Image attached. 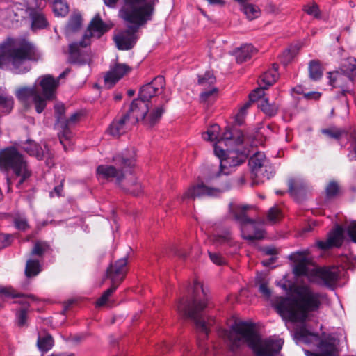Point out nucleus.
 I'll use <instances>...</instances> for the list:
<instances>
[{"mask_svg":"<svg viewBox=\"0 0 356 356\" xmlns=\"http://www.w3.org/2000/svg\"><path fill=\"white\" fill-rule=\"evenodd\" d=\"M292 295L277 296L272 305L282 318L293 323H304L310 312L318 311L323 295L308 284L291 285Z\"/></svg>","mask_w":356,"mask_h":356,"instance_id":"nucleus-1","label":"nucleus"},{"mask_svg":"<svg viewBox=\"0 0 356 356\" xmlns=\"http://www.w3.org/2000/svg\"><path fill=\"white\" fill-rule=\"evenodd\" d=\"M159 0H123L118 15L127 28L120 30L113 36L116 47L121 51L134 48L140 28L152 20L154 7Z\"/></svg>","mask_w":356,"mask_h":356,"instance_id":"nucleus-2","label":"nucleus"},{"mask_svg":"<svg viewBox=\"0 0 356 356\" xmlns=\"http://www.w3.org/2000/svg\"><path fill=\"white\" fill-rule=\"evenodd\" d=\"M219 336L234 350L245 342L255 356H277L282 348L281 339H262L256 330V325L248 321H235L229 330H218Z\"/></svg>","mask_w":356,"mask_h":356,"instance_id":"nucleus-3","label":"nucleus"},{"mask_svg":"<svg viewBox=\"0 0 356 356\" xmlns=\"http://www.w3.org/2000/svg\"><path fill=\"white\" fill-rule=\"evenodd\" d=\"M42 53L29 40L7 37L0 42V69L14 74H24L31 70L30 63L42 59Z\"/></svg>","mask_w":356,"mask_h":356,"instance_id":"nucleus-4","label":"nucleus"},{"mask_svg":"<svg viewBox=\"0 0 356 356\" xmlns=\"http://www.w3.org/2000/svg\"><path fill=\"white\" fill-rule=\"evenodd\" d=\"M115 164L120 167L117 169L115 166L100 165L96 172L98 179L109 181L115 179V183L126 193L137 196L142 192V187L136 178L131 174V169L135 165L133 156L128 157L124 153L116 154L113 158Z\"/></svg>","mask_w":356,"mask_h":356,"instance_id":"nucleus-5","label":"nucleus"},{"mask_svg":"<svg viewBox=\"0 0 356 356\" xmlns=\"http://www.w3.org/2000/svg\"><path fill=\"white\" fill-rule=\"evenodd\" d=\"M207 306V298L203 286L198 282H195L193 293L191 296L183 298L179 300L177 309L180 316L185 319L194 321L197 330L207 337L210 326L215 320L211 318L206 319L203 311Z\"/></svg>","mask_w":356,"mask_h":356,"instance_id":"nucleus-6","label":"nucleus"},{"mask_svg":"<svg viewBox=\"0 0 356 356\" xmlns=\"http://www.w3.org/2000/svg\"><path fill=\"white\" fill-rule=\"evenodd\" d=\"M0 168L11 169L16 176L21 177L17 187L31 175L23 156L15 147H8L0 152Z\"/></svg>","mask_w":356,"mask_h":356,"instance_id":"nucleus-7","label":"nucleus"},{"mask_svg":"<svg viewBox=\"0 0 356 356\" xmlns=\"http://www.w3.org/2000/svg\"><path fill=\"white\" fill-rule=\"evenodd\" d=\"M247 206L237 207L232 209L234 218L240 222L241 235L248 241L259 240L264 238V232L255 220L246 215Z\"/></svg>","mask_w":356,"mask_h":356,"instance_id":"nucleus-8","label":"nucleus"},{"mask_svg":"<svg viewBox=\"0 0 356 356\" xmlns=\"http://www.w3.org/2000/svg\"><path fill=\"white\" fill-rule=\"evenodd\" d=\"M230 188V184L225 181L216 186H210L203 181H198L188 187L181 196L182 200H195L204 197H218Z\"/></svg>","mask_w":356,"mask_h":356,"instance_id":"nucleus-9","label":"nucleus"},{"mask_svg":"<svg viewBox=\"0 0 356 356\" xmlns=\"http://www.w3.org/2000/svg\"><path fill=\"white\" fill-rule=\"evenodd\" d=\"M220 127L218 124L211 126L206 132L202 134V138L205 140L216 141L217 143L233 142L234 144H241L243 141V134L237 129L227 128L221 136H220Z\"/></svg>","mask_w":356,"mask_h":356,"instance_id":"nucleus-10","label":"nucleus"},{"mask_svg":"<svg viewBox=\"0 0 356 356\" xmlns=\"http://www.w3.org/2000/svg\"><path fill=\"white\" fill-rule=\"evenodd\" d=\"M328 78L331 86L341 89V91L337 95V97L338 99L343 98L341 100L345 102L346 106H348V100L346 95L353 93L354 80L341 70L329 72Z\"/></svg>","mask_w":356,"mask_h":356,"instance_id":"nucleus-11","label":"nucleus"},{"mask_svg":"<svg viewBox=\"0 0 356 356\" xmlns=\"http://www.w3.org/2000/svg\"><path fill=\"white\" fill-rule=\"evenodd\" d=\"M15 96L24 105H27L29 99L32 98L38 113H41L46 108L44 100L38 91L37 83L31 87L24 86L17 88L15 91Z\"/></svg>","mask_w":356,"mask_h":356,"instance_id":"nucleus-12","label":"nucleus"},{"mask_svg":"<svg viewBox=\"0 0 356 356\" xmlns=\"http://www.w3.org/2000/svg\"><path fill=\"white\" fill-rule=\"evenodd\" d=\"M165 86V78L163 76H157L140 88L138 98L147 103L152 97L161 94Z\"/></svg>","mask_w":356,"mask_h":356,"instance_id":"nucleus-13","label":"nucleus"},{"mask_svg":"<svg viewBox=\"0 0 356 356\" xmlns=\"http://www.w3.org/2000/svg\"><path fill=\"white\" fill-rule=\"evenodd\" d=\"M81 113L76 112L73 113L68 119L61 121L60 131L58 135L60 143L65 150H67V146L70 145V140L72 138V127L80 120Z\"/></svg>","mask_w":356,"mask_h":356,"instance_id":"nucleus-14","label":"nucleus"},{"mask_svg":"<svg viewBox=\"0 0 356 356\" xmlns=\"http://www.w3.org/2000/svg\"><path fill=\"white\" fill-rule=\"evenodd\" d=\"M127 259L126 257L118 259L113 264H111L106 270V277L111 281L112 285L118 287L124 280L127 273Z\"/></svg>","mask_w":356,"mask_h":356,"instance_id":"nucleus-15","label":"nucleus"},{"mask_svg":"<svg viewBox=\"0 0 356 356\" xmlns=\"http://www.w3.org/2000/svg\"><path fill=\"white\" fill-rule=\"evenodd\" d=\"M35 83L38 87L40 86L42 92V99L47 105V101L53 100L56 98V90L58 86V80L55 79L51 75L47 74L40 76Z\"/></svg>","mask_w":356,"mask_h":356,"instance_id":"nucleus-16","label":"nucleus"},{"mask_svg":"<svg viewBox=\"0 0 356 356\" xmlns=\"http://www.w3.org/2000/svg\"><path fill=\"white\" fill-rule=\"evenodd\" d=\"M345 228L341 225H337L334 229L329 232L326 241H318L317 247L323 250H329L332 248H339L342 245L344 241Z\"/></svg>","mask_w":356,"mask_h":356,"instance_id":"nucleus-17","label":"nucleus"},{"mask_svg":"<svg viewBox=\"0 0 356 356\" xmlns=\"http://www.w3.org/2000/svg\"><path fill=\"white\" fill-rule=\"evenodd\" d=\"M109 29L110 26L102 21L99 13L97 14L91 20L88 31L84 34L83 39L80 41V44L83 47H87L90 44V38L92 36V31L98 33V36L100 37Z\"/></svg>","mask_w":356,"mask_h":356,"instance_id":"nucleus-18","label":"nucleus"},{"mask_svg":"<svg viewBox=\"0 0 356 356\" xmlns=\"http://www.w3.org/2000/svg\"><path fill=\"white\" fill-rule=\"evenodd\" d=\"M289 259L295 262L293 273L296 277L313 276L312 270L308 267L309 259L303 252H297L290 255Z\"/></svg>","mask_w":356,"mask_h":356,"instance_id":"nucleus-19","label":"nucleus"},{"mask_svg":"<svg viewBox=\"0 0 356 356\" xmlns=\"http://www.w3.org/2000/svg\"><path fill=\"white\" fill-rule=\"evenodd\" d=\"M289 193L298 202H301L307 197L309 192L308 186L300 178H291L288 181Z\"/></svg>","mask_w":356,"mask_h":356,"instance_id":"nucleus-20","label":"nucleus"},{"mask_svg":"<svg viewBox=\"0 0 356 356\" xmlns=\"http://www.w3.org/2000/svg\"><path fill=\"white\" fill-rule=\"evenodd\" d=\"M312 274L321 279L323 284L328 288H332L339 279L338 270L334 266L314 268Z\"/></svg>","mask_w":356,"mask_h":356,"instance_id":"nucleus-21","label":"nucleus"},{"mask_svg":"<svg viewBox=\"0 0 356 356\" xmlns=\"http://www.w3.org/2000/svg\"><path fill=\"white\" fill-rule=\"evenodd\" d=\"M149 110V104L140 98H137L133 100L127 113L130 114V120L132 121V123H136L140 120L145 121V116L148 113Z\"/></svg>","mask_w":356,"mask_h":356,"instance_id":"nucleus-22","label":"nucleus"},{"mask_svg":"<svg viewBox=\"0 0 356 356\" xmlns=\"http://www.w3.org/2000/svg\"><path fill=\"white\" fill-rule=\"evenodd\" d=\"M44 0H39L38 1V5L35 6L31 7L27 3L26 6L30 11V16L31 18V27L33 30L42 29H45L48 26L49 23L44 15V14L41 11V10H38Z\"/></svg>","mask_w":356,"mask_h":356,"instance_id":"nucleus-23","label":"nucleus"},{"mask_svg":"<svg viewBox=\"0 0 356 356\" xmlns=\"http://www.w3.org/2000/svg\"><path fill=\"white\" fill-rule=\"evenodd\" d=\"M130 70L126 64H116L104 76L105 85L108 88H112L124 74Z\"/></svg>","mask_w":356,"mask_h":356,"instance_id":"nucleus-24","label":"nucleus"},{"mask_svg":"<svg viewBox=\"0 0 356 356\" xmlns=\"http://www.w3.org/2000/svg\"><path fill=\"white\" fill-rule=\"evenodd\" d=\"M161 99V102L158 105H156L152 110L149 109L148 112L149 114H147L145 116V124L149 127H152L159 122L162 115L166 110L165 106L170 99L167 98L165 96H163Z\"/></svg>","mask_w":356,"mask_h":356,"instance_id":"nucleus-25","label":"nucleus"},{"mask_svg":"<svg viewBox=\"0 0 356 356\" xmlns=\"http://www.w3.org/2000/svg\"><path fill=\"white\" fill-rule=\"evenodd\" d=\"M130 114L124 113L120 118L113 121L108 129V133L115 137L126 133L128 129V123L130 121Z\"/></svg>","mask_w":356,"mask_h":356,"instance_id":"nucleus-26","label":"nucleus"},{"mask_svg":"<svg viewBox=\"0 0 356 356\" xmlns=\"http://www.w3.org/2000/svg\"><path fill=\"white\" fill-rule=\"evenodd\" d=\"M246 156L244 154H236L234 152H230L227 156L220 161V173L222 172L225 175L229 173V171H225L227 168H233L240 165L245 161Z\"/></svg>","mask_w":356,"mask_h":356,"instance_id":"nucleus-27","label":"nucleus"},{"mask_svg":"<svg viewBox=\"0 0 356 356\" xmlns=\"http://www.w3.org/2000/svg\"><path fill=\"white\" fill-rule=\"evenodd\" d=\"M268 163L264 153L260 152L255 153L249 161V165L254 175L261 174L262 168H264Z\"/></svg>","mask_w":356,"mask_h":356,"instance_id":"nucleus-28","label":"nucleus"},{"mask_svg":"<svg viewBox=\"0 0 356 356\" xmlns=\"http://www.w3.org/2000/svg\"><path fill=\"white\" fill-rule=\"evenodd\" d=\"M13 97L8 94L6 88L0 87V113L8 114L13 108Z\"/></svg>","mask_w":356,"mask_h":356,"instance_id":"nucleus-29","label":"nucleus"},{"mask_svg":"<svg viewBox=\"0 0 356 356\" xmlns=\"http://www.w3.org/2000/svg\"><path fill=\"white\" fill-rule=\"evenodd\" d=\"M80 47H83L79 42H74L69 47V62L73 64H84L86 59L81 52Z\"/></svg>","mask_w":356,"mask_h":356,"instance_id":"nucleus-30","label":"nucleus"},{"mask_svg":"<svg viewBox=\"0 0 356 356\" xmlns=\"http://www.w3.org/2000/svg\"><path fill=\"white\" fill-rule=\"evenodd\" d=\"M256 49L251 44H245L235 51L236 62L242 63L250 59L256 53Z\"/></svg>","mask_w":356,"mask_h":356,"instance_id":"nucleus-31","label":"nucleus"},{"mask_svg":"<svg viewBox=\"0 0 356 356\" xmlns=\"http://www.w3.org/2000/svg\"><path fill=\"white\" fill-rule=\"evenodd\" d=\"M339 70L355 81L356 79V58L350 56L343 59Z\"/></svg>","mask_w":356,"mask_h":356,"instance_id":"nucleus-32","label":"nucleus"},{"mask_svg":"<svg viewBox=\"0 0 356 356\" xmlns=\"http://www.w3.org/2000/svg\"><path fill=\"white\" fill-rule=\"evenodd\" d=\"M42 266L39 260L29 259L26 261L24 273L26 277L31 278L37 276L42 271Z\"/></svg>","mask_w":356,"mask_h":356,"instance_id":"nucleus-33","label":"nucleus"},{"mask_svg":"<svg viewBox=\"0 0 356 356\" xmlns=\"http://www.w3.org/2000/svg\"><path fill=\"white\" fill-rule=\"evenodd\" d=\"M247 1H248L239 2L241 4V10L246 15L248 19L253 20L260 15L261 10L258 6L248 3Z\"/></svg>","mask_w":356,"mask_h":356,"instance_id":"nucleus-34","label":"nucleus"},{"mask_svg":"<svg viewBox=\"0 0 356 356\" xmlns=\"http://www.w3.org/2000/svg\"><path fill=\"white\" fill-rule=\"evenodd\" d=\"M54 346V339L49 334L38 335L37 346L42 353H47Z\"/></svg>","mask_w":356,"mask_h":356,"instance_id":"nucleus-35","label":"nucleus"},{"mask_svg":"<svg viewBox=\"0 0 356 356\" xmlns=\"http://www.w3.org/2000/svg\"><path fill=\"white\" fill-rule=\"evenodd\" d=\"M52 3V10L56 16L65 17L69 13V6L65 0H48Z\"/></svg>","mask_w":356,"mask_h":356,"instance_id":"nucleus-36","label":"nucleus"},{"mask_svg":"<svg viewBox=\"0 0 356 356\" xmlns=\"http://www.w3.org/2000/svg\"><path fill=\"white\" fill-rule=\"evenodd\" d=\"M22 148L29 155L35 156L38 160L43 159V151L41 147L35 142L28 140L27 143L24 144Z\"/></svg>","mask_w":356,"mask_h":356,"instance_id":"nucleus-37","label":"nucleus"},{"mask_svg":"<svg viewBox=\"0 0 356 356\" xmlns=\"http://www.w3.org/2000/svg\"><path fill=\"white\" fill-rule=\"evenodd\" d=\"M22 305V308L19 309L16 312V324L18 327H24L27 325V314L29 304L26 301H20Z\"/></svg>","mask_w":356,"mask_h":356,"instance_id":"nucleus-38","label":"nucleus"},{"mask_svg":"<svg viewBox=\"0 0 356 356\" xmlns=\"http://www.w3.org/2000/svg\"><path fill=\"white\" fill-rule=\"evenodd\" d=\"M256 284L258 285L259 293L267 300L270 299L272 295V291L268 287V282L266 278L262 275H258L256 277Z\"/></svg>","mask_w":356,"mask_h":356,"instance_id":"nucleus-39","label":"nucleus"},{"mask_svg":"<svg viewBox=\"0 0 356 356\" xmlns=\"http://www.w3.org/2000/svg\"><path fill=\"white\" fill-rule=\"evenodd\" d=\"M258 107L270 117L275 115L278 111V106L275 104H270L267 99H261L258 103Z\"/></svg>","mask_w":356,"mask_h":356,"instance_id":"nucleus-40","label":"nucleus"},{"mask_svg":"<svg viewBox=\"0 0 356 356\" xmlns=\"http://www.w3.org/2000/svg\"><path fill=\"white\" fill-rule=\"evenodd\" d=\"M51 251V248L47 242L38 241L35 243L31 254L33 256L36 255L41 257L44 254L50 252Z\"/></svg>","mask_w":356,"mask_h":356,"instance_id":"nucleus-41","label":"nucleus"},{"mask_svg":"<svg viewBox=\"0 0 356 356\" xmlns=\"http://www.w3.org/2000/svg\"><path fill=\"white\" fill-rule=\"evenodd\" d=\"M309 78L313 81L319 80L323 75V71L320 63L313 60L309 64Z\"/></svg>","mask_w":356,"mask_h":356,"instance_id":"nucleus-42","label":"nucleus"},{"mask_svg":"<svg viewBox=\"0 0 356 356\" xmlns=\"http://www.w3.org/2000/svg\"><path fill=\"white\" fill-rule=\"evenodd\" d=\"M278 79V72H277V70H269L264 73V74L260 78V83L263 86H265L266 88L272 86L277 79Z\"/></svg>","mask_w":356,"mask_h":356,"instance_id":"nucleus-43","label":"nucleus"},{"mask_svg":"<svg viewBox=\"0 0 356 356\" xmlns=\"http://www.w3.org/2000/svg\"><path fill=\"white\" fill-rule=\"evenodd\" d=\"M13 221L15 227L22 232H25L29 228V225L26 217L19 213L14 214Z\"/></svg>","mask_w":356,"mask_h":356,"instance_id":"nucleus-44","label":"nucleus"},{"mask_svg":"<svg viewBox=\"0 0 356 356\" xmlns=\"http://www.w3.org/2000/svg\"><path fill=\"white\" fill-rule=\"evenodd\" d=\"M321 353L325 356H337V349L335 345L328 341H321L319 343Z\"/></svg>","mask_w":356,"mask_h":356,"instance_id":"nucleus-45","label":"nucleus"},{"mask_svg":"<svg viewBox=\"0 0 356 356\" xmlns=\"http://www.w3.org/2000/svg\"><path fill=\"white\" fill-rule=\"evenodd\" d=\"M326 200L335 198L340 193V187L336 181H330L325 188Z\"/></svg>","mask_w":356,"mask_h":356,"instance_id":"nucleus-46","label":"nucleus"},{"mask_svg":"<svg viewBox=\"0 0 356 356\" xmlns=\"http://www.w3.org/2000/svg\"><path fill=\"white\" fill-rule=\"evenodd\" d=\"M321 133L330 138L340 140L345 131L343 129H339L336 127H331L321 130Z\"/></svg>","mask_w":356,"mask_h":356,"instance_id":"nucleus-47","label":"nucleus"},{"mask_svg":"<svg viewBox=\"0 0 356 356\" xmlns=\"http://www.w3.org/2000/svg\"><path fill=\"white\" fill-rule=\"evenodd\" d=\"M82 17L79 13L71 16L67 24V29L71 32L77 31L81 26Z\"/></svg>","mask_w":356,"mask_h":356,"instance_id":"nucleus-48","label":"nucleus"},{"mask_svg":"<svg viewBox=\"0 0 356 356\" xmlns=\"http://www.w3.org/2000/svg\"><path fill=\"white\" fill-rule=\"evenodd\" d=\"M118 289L117 285H112L109 289L106 290L102 295L97 300L96 306L102 307L108 302L109 297L116 291Z\"/></svg>","mask_w":356,"mask_h":356,"instance_id":"nucleus-49","label":"nucleus"},{"mask_svg":"<svg viewBox=\"0 0 356 356\" xmlns=\"http://www.w3.org/2000/svg\"><path fill=\"white\" fill-rule=\"evenodd\" d=\"M350 145L348 147V158L350 161H356V129L350 134Z\"/></svg>","mask_w":356,"mask_h":356,"instance_id":"nucleus-50","label":"nucleus"},{"mask_svg":"<svg viewBox=\"0 0 356 356\" xmlns=\"http://www.w3.org/2000/svg\"><path fill=\"white\" fill-rule=\"evenodd\" d=\"M0 296L6 298H22L24 297V294L17 292L11 286H0Z\"/></svg>","mask_w":356,"mask_h":356,"instance_id":"nucleus-51","label":"nucleus"},{"mask_svg":"<svg viewBox=\"0 0 356 356\" xmlns=\"http://www.w3.org/2000/svg\"><path fill=\"white\" fill-rule=\"evenodd\" d=\"M302 10L307 15L313 16L316 19H320L321 17V10L316 3H313L312 5H304Z\"/></svg>","mask_w":356,"mask_h":356,"instance_id":"nucleus-52","label":"nucleus"},{"mask_svg":"<svg viewBox=\"0 0 356 356\" xmlns=\"http://www.w3.org/2000/svg\"><path fill=\"white\" fill-rule=\"evenodd\" d=\"M259 88L254 89L250 95L249 99L250 102H254L258 101V103L263 98L264 95V90L266 89L265 86H263L261 83H259Z\"/></svg>","mask_w":356,"mask_h":356,"instance_id":"nucleus-53","label":"nucleus"},{"mask_svg":"<svg viewBox=\"0 0 356 356\" xmlns=\"http://www.w3.org/2000/svg\"><path fill=\"white\" fill-rule=\"evenodd\" d=\"M55 115L56 117L57 124L58 127L61 126V121H64V114L65 112V106L63 104H56L54 106Z\"/></svg>","mask_w":356,"mask_h":356,"instance_id":"nucleus-54","label":"nucleus"},{"mask_svg":"<svg viewBox=\"0 0 356 356\" xmlns=\"http://www.w3.org/2000/svg\"><path fill=\"white\" fill-rule=\"evenodd\" d=\"M345 230L350 240L356 243V220H352L345 226Z\"/></svg>","mask_w":356,"mask_h":356,"instance_id":"nucleus-55","label":"nucleus"},{"mask_svg":"<svg viewBox=\"0 0 356 356\" xmlns=\"http://www.w3.org/2000/svg\"><path fill=\"white\" fill-rule=\"evenodd\" d=\"M261 173L258 175H254L256 178L259 179H269L273 176L274 172L272 167L268 165V163L265 165L264 168H262Z\"/></svg>","mask_w":356,"mask_h":356,"instance_id":"nucleus-56","label":"nucleus"},{"mask_svg":"<svg viewBox=\"0 0 356 356\" xmlns=\"http://www.w3.org/2000/svg\"><path fill=\"white\" fill-rule=\"evenodd\" d=\"M231 240V235L229 232H226L224 234H217L213 236V241L216 245H222L229 243Z\"/></svg>","mask_w":356,"mask_h":356,"instance_id":"nucleus-57","label":"nucleus"},{"mask_svg":"<svg viewBox=\"0 0 356 356\" xmlns=\"http://www.w3.org/2000/svg\"><path fill=\"white\" fill-rule=\"evenodd\" d=\"M218 89L213 88L211 90L204 91L200 94V99L202 102H207L213 100L214 96L217 94Z\"/></svg>","mask_w":356,"mask_h":356,"instance_id":"nucleus-58","label":"nucleus"},{"mask_svg":"<svg viewBox=\"0 0 356 356\" xmlns=\"http://www.w3.org/2000/svg\"><path fill=\"white\" fill-rule=\"evenodd\" d=\"M280 211L277 207H273L268 212V220L272 222H275L280 217Z\"/></svg>","mask_w":356,"mask_h":356,"instance_id":"nucleus-59","label":"nucleus"},{"mask_svg":"<svg viewBox=\"0 0 356 356\" xmlns=\"http://www.w3.org/2000/svg\"><path fill=\"white\" fill-rule=\"evenodd\" d=\"M210 259L214 264L217 265H223L226 263V261L224 257H222L220 254L216 252H211L210 251L208 252Z\"/></svg>","mask_w":356,"mask_h":356,"instance_id":"nucleus-60","label":"nucleus"},{"mask_svg":"<svg viewBox=\"0 0 356 356\" xmlns=\"http://www.w3.org/2000/svg\"><path fill=\"white\" fill-rule=\"evenodd\" d=\"M11 242L12 236L10 234L0 233V250L10 245Z\"/></svg>","mask_w":356,"mask_h":356,"instance_id":"nucleus-61","label":"nucleus"},{"mask_svg":"<svg viewBox=\"0 0 356 356\" xmlns=\"http://www.w3.org/2000/svg\"><path fill=\"white\" fill-rule=\"evenodd\" d=\"M214 77L209 72L206 73L204 76H199L198 83L200 85H204L206 83H213L214 81Z\"/></svg>","mask_w":356,"mask_h":356,"instance_id":"nucleus-62","label":"nucleus"},{"mask_svg":"<svg viewBox=\"0 0 356 356\" xmlns=\"http://www.w3.org/2000/svg\"><path fill=\"white\" fill-rule=\"evenodd\" d=\"M294 57V53L291 52L290 49L285 50L282 56L281 61L284 64L287 65Z\"/></svg>","mask_w":356,"mask_h":356,"instance_id":"nucleus-63","label":"nucleus"},{"mask_svg":"<svg viewBox=\"0 0 356 356\" xmlns=\"http://www.w3.org/2000/svg\"><path fill=\"white\" fill-rule=\"evenodd\" d=\"M214 153L215 155L220 159V161L225 158V151L217 145H215L214 146Z\"/></svg>","mask_w":356,"mask_h":356,"instance_id":"nucleus-64","label":"nucleus"}]
</instances>
